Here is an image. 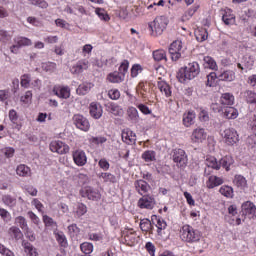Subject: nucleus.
Wrapping results in <instances>:
<instances>
[{"label":"nucleus","instance_id":"53","mask_svg":"<svg viewBox=\"0 0 256 256\" xmlns=\"http://www.w3.org/2000/svg\"><path fill=\"white\" fill-rule=\"evenodd\" d=\"M87 213V206L83 203L77 204L76 215L77 217H83Z\"/></svg>","mask_w":256,"mask_h":256},{"label":"nucleus","instance_id":"26","mask_svg":"<svg viewBox=\"0 0 256 256\" xmlns=\"http://www.w3.org/2000/svg\"><path fill=\"white\" fill-rule=\"evenodd\" d=\"M234 185L238 187V189H241L242 191H245L247 189V179L241 175H236L233 180Z\"/></svg>","mask_w":256,"mask_h":256},{"label":"nucleus","instance_id":"2","mask_svg":"<svg viewBox=\"0 0 256 256\" xmlns=\"http://www.w3.org/2000/svg\"><path fill=\"white\" fill-rule=\"evenodd\" d=\"M167 25H169V19L165 16H158L154 21L148 23V28L152 37H159V35H163V31L167 29Z\"/></svg>","mask_w":256,"mask_h":256},{"label":"nucleus","instance_id":"60","mask_svg":"<svg viewBox=\"0 0 256 256\" xmlns=\"http://www.w3.org/2000/svg\"><path fill=\"white\" fill-rule=\"evenodd\" d=\"M141 71H143V68L141 67V65L134 64L131 68V76L137 77V75H139V73H141Z\"/></svg>","mask_w":256,"mask_h":256},{"label":"nucleus","instance_id":"41","mask_svg":"<svg viewBox=\"0 0 256 256\" xmlns=\"http://www.w3.org/2000/svg\"><path fill=\"white\" fill-rule=\"evenodd\" d=\"M222 21L225 25H233L235 23V15L231 14V10H228L223 16Z\"/></svg>","mask_w":256,"mask_h":256},{"label":"nucleus","instance_id":"6","mask_svg":"<svg viewBox=\"0 0 256 256\" xmlns=\"http://www.w3.org/2000/svg\"><path fill=\"white\" fill-rule=\"evenodd\" d=\"M222 137L226 145L233 146L239 143V133H237V130L234 128L225 129L222 133Z\"/></svg>","mask_w":256,"mask_h":256},{"label":"nucleus","instance_id":"43","mask_svg":"<svg viewBox=\"0 0 256 256\" xmlns=\"http://www.w3.org/2000/svg\"><path fill=\"white\" fill-rule=\"evenodd\" d=\"M154 61H167V53L165 50H156L153 52Z\"/></svg>","mask_w":256,"mask_h":256},{"label":"nucleus","instance_id":"31","mask_svg":"<svg viewBox=\"0 0 256 256\" xmlns=\"http://www.w3.org/2000/svg\"><path fill=\"white\" fill-rule=\"evenodd\" d=\"M224 117L226 119H237L239 117V111L235 107L228 106L224 108Z\"/></svg>","mask_w":256,"mask_h":256},{"label":"nucleus","instance_id":"57","mask_svg":"<svg viewBox=\"0 0 256 256\" xmlns=\"http://www.w3.org/2000/svg\"><path fill=\"white\" fill-rule=\"evenodd\" d=\"M127 71H129V61L124 60L121 63L118 72H120L123 75V77H125V73H127Z\"/></svg>","mask_w":256,"mask_h":256},{"label":"nucleus","instance_id":"40","mask_svg":"<svg viewBox=\"0 0 256 256\" xmlns=\"http://www.w3.org/2000/svg\"><path fill=\"white\" fill-rule=\"evenodd\" d=\"M24 251L28 256H39V252H37V248L31 245V243L24 244Z\"/></svg>","mask_w":256,"mask_h":256},{"label":"nucleus","instance_id":"62","mask_svg":"<svg viewBox=\"0 0 256 256\" xmlns=\"http://www.w3.org/2000/svg\"><path fill=\"white\" fill-rule=\"evenodd\" d=\"M9 119L11 121V123H13L14 125H17V121L19 119V116H17V111H15L14 109L9 111Z\"/></svg>","mask_w":256,"mask_h":256},{"label":"nucleus","instance_id":"22","mask_svg":"<svg viewBox=\"0 0 256 256\" xmlns=\"http://www.w3.org/2000/svg\"><path fill=\"white\" fill-rule=\"evenodd\" d=\"M219 185H223V178L215 175L209 176L208 181H206V187L208 189H215V187H219Z\"/></svg>","mask_w":256,"mask_h":256},{"label":"nucleus","instance_id":"25","mask_svg":"<svg viewBox=\"0 0 256 256\" xmlns=\"http://www.w3.org/2000/svg\"><path fill=\"white\" fill-rule=\"evenodd\" d=\"M94 85L91 82H85L80 84L76 89L77 95H87L91 89H93Z\"/></svg>","mask_w":256,"mask_h":256},{"label":"nucleus","instance_id":"19","mask_svg":"<svg viewBox=\"0 0 256 256\" xmlns=\"http://www.w3.org/2000/svg\"><path fill=\"white\" fill-rule=\"evenodd\" d=\"M134 185L139 195H145V193H149L151 190V186L145 180H137Z\"/></svg>","mask_w":256,"mask_h":256},{"label":"nucleus","instance_id":"20","mask_svg":"<svg viewBox=\"0 0 256 256\" xmlns=\"http://www.w3.org/2000/svg\"><path fill=\"white\" fill-rule=\"evenodd\" d=\"M234 103H235V96H233V94L231 93L222 94L220 98V105H222L224 109L227 107H231V105H234Z\"/></svg>","mask_w":256,"mask_h":256},{"label":"nucleus","instance_id":"55","mask_svg":"<svg viewBox=\"0 0 256 256\" xmlns=\"http://www.w3.org/2000/svg\"><path fill=\"white\" fill-rule=\"evenodd\" d=\"M0 255L15 256V253H13V251H11L9 248L5 247V245L0 243Z\"/></svg>","mask_w":256,"mask_h":256},{"label":"nucleus","instance_id":"28","mask_svg":"<svg viewBox=\"0 0 256 256\" xmlns=\"http://www.w3.org/2000/svg\"><path fill=\"white\" fill-rule=\"evenodd\" d=\"M127 115L129 118V121L132 123H139V111H137V108L131 106L127 109Z\"/></svg>","mask_w":256,"mask_h":256},{"label":"nucleus","instance_id":"30","mask_svg":"<svg viewBox=\"0 0 256 256\" xmlns=\"http://www.w3.org/2000/svg\"><path fill=\"white\" fill-rule=\"evenodd\" d=\"M220 81H235V72L233 70H226L218 75Z\"/></svg>","mask_w":256,"mask_h":256},{"label":"nucleus","instance_id":"7","mask_svg":"<svg viewBox=\"0 0 256 256\" xmlns=\"http://www.w3.org/2000/svg\"><path fill=\"white\" fill-rule=\"evenodd\" d=\"M169 53L172 61H179L181 55H183V42L181 40H175L169 47Z\"/></svg>","mask_w":256,"mask_h":256},{"label":"nucleus","instance_id":"35","mask_svg":"<svg viewBox=\"0 0 256 256\" xmlns=\"http://www.w3.org/2000/svg\"><path fill=\"white\" fill-rule=\"evenodd\" d=\"M55 239L61 247H67V237L62 231H54Z\"/></svg>","mask_w":256,"mask_h":256},{"label":"nucleus","instance_id":"39","mask_svg":"<svg viewBox=\"0 0 256 256\" xmlns=\"http://www.w3.org/2000/svg\"><path fill=\"white\" fill-rule=\"evenodd\" d=\"M98 177L100 179H103L104 183H115V181H117V178L115 177V175L107 172L100 173Z\"/></svg>","mask_w":256,"mask_h":256},{"label":"nucleus","instance_id":"14","mask_svg":"<svg viewBox=\"0 0 256 256\" xmlns=\"http://www.w3.org/2000/svg\"><path fill=\"white\" fill-rule=\"evenodd\" d=\"M207 139V132L203 128H196L191 135V141L193 143H203Z\"/></svg>","mask_w":256,"mask_h":256},{"label":"nucleus","instance_id":"15","mask_svg":"<svg viewBox=\"0 0 256 256\" xmlns=\"http://www.w3.org/2000/svg\"><path fill=\"white\" fill-rule=\"evenodd\" d=\"M73 161L78 167H83L87 164V155L83 150H76L72 154Z\"/></svg>","mask_w":256,"mask_h":256},{"label":"nucleus","instance_id":"61","mask_svg":"<svg viewBox=\"0 0 256 256\" xmlns=\"http://www.w3.org/2000/svg\"><path fill=\"white\" fill-rule=\"evenodd\" d=\"M199 119L203 122L209 121V112L203 108H200Z\"/></svg>","mask_w":256,"mask_h":256},{"label":"nucleus","instance_id":"58","mask_svg":"<svg viewBox=\"0 0 256 256\" xmlns=\"http://www.w3.org/2000/svg\"><path fill=\"white\" fill-rule=\"evenodd\" d=\"M108 96L113 101H117V99H119V97H121V92H119L117 89H111L108 91Z\"/></svg>","mask_w":256,"mask_h":256},{"label":"nucleus","instance_id":"45","mask_svg":"<svg viewBox=\"0 0 256 256\" xmlns=\"http://www.w3.org/2000/svg\"><path fill=\"white\" fill-rule=\"evenodd\" d=\"M80 249L85 255H91V253H93V244L90 242H83L80 245Z\"/></svg>","mask_w":256,"mask_h":256},{"label":"nucleus","instance_id":"23","mask_svg":"<svg viewBox=\"0 0 256 256\" xmlns=\"http://www.w3.org/2000/svg\"><path fill=\"white\" fill-rule=\"evenodd\" d=\"M18 177H31V168L25 164H20L16 167Z\"/></svg>","mask_w":256,"mask_h":256},{"label":"nucleus","instance_id":"10","mask_svg":"<svg viewBox=\"0 0 256 256\" xmlns=\"http://www.w3.org/2000/svg\"><path fill=\"white\" fill-rule=\"evenodd\" d=\"M50 151H52V153H58V155H65L69 153V145L59 140L52 141L50 143Z\"/></svg>","mask_w":256,"mask_h":256},{"label":"nucleus","instance_id":"24","mask_svg":"<svg viewBox=\"0 0 256 256\" xmlns=\"http://www.w3.org/2000/svg\"><path fill=\"white\" fill-rule=\"evenodd\" d=\"M107 80L110 83H123V81H125V76H123L122 73L115 71L108 74Z\"/></svg>","mask_w":256,"mask_h":256},{"label":"nucleus","instance_id":"64","mask_svg":"<svg viewBox=\"0 0 256 256\" xmlns=\"http://www.w3.org/2000/svg\"><path fill=\"white\" fill-rule=\"evenodd\" d=\"M27 239H29V241H35V233H33V230H31L29 227L27 229L23 230Z\"/></svg>","mask_w":256,"mask_h":256},{"label":"nucleus","instance_id":"46","mask_svg":"<svg viewBox=\"0 0 256 256\" xmlns=\"http://www.w3.org/2000/svg\"><path fill=\"white\" fill-rule=\"evenodd\" d=\"M142 159L147 163H151V161H155V151L147 150L142 154Z\"/></svg>","mask_w":256,"mask_h":256},{"label":"nucleus","instance_id":"32","mask_svg":"<svg viewBox=\"0 0 256 256\" xmlns=\"http://www.w3.org/2000/svg\"><path fill=\"white\" fill-rule=\"evenodd\" d=\"M152 221H156V227H157V233L158 235H161V232L165 229H167V222L163 218L157 217V215L152 216Z\"/></svg>","mask_w":256,"mask_h":256},{"label":"nucleus","instance_id":"63","mask_svg":"<svg viewBox=\"0 0 256 256\" xmlns=\"http://www.w3.org/2000/svg\"><path fill=\"white\" fill-rule=\"evenodd\" d=\"M217 77V73L215 72H211L208 76H207V83L206 85L208 87H213V83H215V78Z\"/></svg>","mask_w":256,"mask_h":256},{"label":"nucleus","instance_id":"34","mask_svg":"<svg viewBox=\"0 0 256 256\" xmlns=\"http://www.w3.org/2000/svg\"><path fill=\"white\" fill-rule=\"evenodd\" d=\"M195 37L197 41H199L200 43H203V41H207V37H209V33L205 28L198 29L195 31Z\"/></svg>","mask_w":256,"mask_h":256},{"label":"nucleus","instance_id":"3","mask_svg":"<svg viewBox=\"0 0 256 256\" xmlns=\"http://www.w3.org/2000/svg\"><path fill=\"white\" fill-rule=\"evenodd\" d=\"M206 165L210 167L211 169H215L216 171H219L221 167H223L226 171H229V167L233 165V157L231 156H224L222 159L217 161V158L211 156L206 159Z\"/></svg>","mask_w":256,"mask_h":256},{"label":"nucleus","instance_id":"29","mask_svg":"<svg viewBox=\"0 0 256 256\" xmlns=\"http://www.w3.org/2000/svg\"><path fill=\"white\" fill-rule=\"evenodd\" d=\"M2 202L10 209H13L17 205V198L11 196V194H5L2 196Z\"/></svg>","mask_w":256,"mask_h":256},{"label":"nucleus","instance_id":"50","mask_svg":"<svg viewBox=\"0 0 256 256\" xmlns=\"http://www.w3.org/2000/svg\"><path fill=\"white\" fill-rule=\"evenodd\" d=\"M151 227H152V225H151V220H149V219H147V218H144V219H142V220L140 221V229H141L142 231H145V232L151 231Z\"/></svg>","mask_w":256,"mask_h":256},{"label":"nucleus","instance_id":"8","mask_svg":"<svg viewBox=\"0 0 256 256\" xmlns=\"http://www.w3.org/2000/svg\"><path fill=\"white\" fill-rule=\"evenodd\" d=\"M80 195L81 197H87V199H89L90 201H99V199H101V193L99 192V190L91 186L82 188L80 190Z\"/></svg>","mask_w":256,"mask_h":256},{"label":"nucleus","instance_id":"47","mask_svg":"<svg viewBox=\"0 0 256 256\" xmlns=\"http://www.w3.org/2000/svg\"><path fill=\"white\" fill-rule=\"evenodd\" d=\"M42 69L47 73H53L57 69V64L55 62H47L42 64Z\"/></svg>","mask_w":256,"mask_h":256},{"label":"nucleus","instance_id":"12","mask_svg":"<svg viewBox=\"0 0 256 256\" xmlns=\"http://www.w3.org/2000/svg\"><path fill=\"white\" fill-rule=\"evenodd\" d=\"M138 207L140 209H153L155 207V198L149 195H143L142 198L138 200Z\"/></svg>","mask_w":256,"mask_h":256},{"label":"nucleus","instance_id":"54","mask_svg":"<svg viewBox=\"0 0 256 256\" xmlns=\"http://www.w3.org/2000/svg\"><path fill=\"white\" fill-rule=\"evenodd\" d=\"M43 222L46 227H57V222H55V220L48 215H43Z\"/></svg>","mask_w":256,"mask_h":256},{"label":"nucleus","instance_id":"52","mask_svg":"<svg viewBox=\"0 0 256 256\" xmlns=\"http://www.w3.org/2000/svg\"><path fill=\"white\" fill-rule=\"evenodd\" d=\"M219 191L224 197H233V188L230 186H222Z\"/></svg>","mask_w":256,"mask_h":256},{"label":"nucleus","instance_id":"36","mask_svg":"<svg viewBox=\"0 0 256 256\" xmlns=\"http://www.w3.org/2000/svg\"><path fill=\"white\" fill-rule=\"evenodd\" d=\"M204 67L206 69H212V71H216L217 69V62L211 56L204 57Z\"/></svg>","mask_w":256,"mask_h":256},{"label":"nucleus","instance_id":"38","mask_svg":"<svg viewBox=\"0 0 256 256\" xmlns=\"http://www.w3.org/2000/svg\"><path fill=\"white\" fill-rule=\"evenodd\" d=\"M95 13L96 15L99 17V19L101 21H110L111 20V17H109V14L107 13V11L103 8H96L95 9Z\"/></svg>","mask_w":256,"mask_h":256},{"label":"nucleus","instance_id":"33","mask_svg":"<svg viewBox=\"0 0 256 256\" xmlns=\"http://www.w3.org/2000/svg\"><path fill=\"white\" fill-rule=\"evenodd\" d=\"M8 234L10 237H14L16 241H19L23 237V232H21V229L17 226H12L8 230Z\"/></svg>","mask_w":256,"mask_h":256},{"label":"nucleus","instance_id":"51","mask_svg":"<svg viewBox=\"0 0 256 256\" xmlns=\"http://www.w3.org/2000/svg\"><path fill=\"white\" fill-rule=\"evenodd\" d=\"M197 9H199V6H195L193 8H190L188 11L185 12V14L182 17L183 21H189L193 15L197 12Z\"/></svg>","mask_w":256,"mask_h":256},{"label":"nucleus","instance_id":"44","mask_svg":"<svg viewBox=\"0 0 256 256\" xmlns=\"http://www.w3.org/2000/svg\"><path fill=\"white\" fill-rule=\"evenodd\" d=\"M20 85L21 87H24V89H29L31 87V75L30 74H24L20 78Z\"/></svg>","mask_w":256,"mask_h":256},{"label":"nucleus","instance_id":"42","mask_svg":"<svg viewBox=\"0 0 256 256\" xmlns=\"http://www.w3.org/2000/svg\"><path fill=\"white\" fill-rule=\"evenodd\" d=\"M14 223L18 227H20V229H22V231H24L25 229H27L29 227V225L27 224V219H25V217H23V216L16 217L14 220Z\"/></svg>","mask_w":256,"mask_h":256},{"label":"nucleus","instance_id":"48","mask_svg":"<svg viewBox=\"0 0 256 256\" xmlns=\"http://www.w3.org/2000/svg\"><path fill=\"white\" fill-rule=\"evenodd\" d=\"M244 97L247 103H256V93L251 90H246L244 92Z\"/></svg>","mask_w":256,"mask_h":256},{"label":"nucleus","instance_id":"13","mask_svg":"<svg viewBox=\"0 0 256 256\" xmlns=\"http://www.w3.org/2000/svg\"><path fill=\"white\" fill-rule=\"evenodd\" d=\"M242 213L246 215L249 219H254L256 217V207L251 201H246L242 204Z\"/></svg>","mask_w":256,"mask_h":256},{"label":"nucleus","instance_id":"49","mask_svg":"<svg viewBox=\"0 0 256 256\" xmlns=\"http://www.w3.org/2000/svg\"><path fill=\"white\" fill-rule=\"evenodd\" d=\"M30 5H35L36 7H40V9H47L49 4L45 0H28Z\"/></svg>","mask_w":256,"mask_h":256},{"label":"nucleus","instance_id":"11","mask_svg":"<svg viewBox=\"0 0 256 256\" xmlns=\"http://www.w3.org/2000/svg\"><path fill=\"white\" fill-rule=\"evenodd\" d=\"M173 161L178 167L187 165V154L183 149H175L173 153Z\"/></svg>","mask_w":256,"mask_h":256},{"label":"nucleus","instance_id":"18","mask_svg":"<svg viewBox=\"0 0 256 256\" xmlns=\"http://www.w3.org/2000/svg\"><path fill=\"white\" fill-rule=\"evenodd\" d=\"M89 69V61L87 60H80L71 68V73L73 75H79L83 73V71H87Z\"/></svg>","mask_w":256,"mask_h":256},{"label":"nucleus","instance_id":"17","mask_svg":"<svg viewBox=\"0 0 256 256\" xmlns=\"http://www.w3.org/2000/svg\"><path fill=\"white\" fill-rule=\"evenodd\" d=\"M89 112L93 119H101L103 117V106L97 102H92L89 105Z\"/></svg>","mask_w":256,"mask_h":256},{"label":"nucleus","instance_id":"9","mask_svg":"<svg viewBox=\"0 0 256 256\" xmlns=\"http://www.w3.org/2000/svg\"><path fill=\"white\" fill-rule=\"evenodd\" d=\"M73 121L77 129H80L81 131H89V129H91L89 120L81 114H75L73 116Z\"/></svg>","mask_w":256,"mask_h":256},{"label":"nucleus","instance_id":"1","mask_svg":"<svg viewBox=\"0 0 256 256\" xmlns=\"http://www.w3.org/2000/svg\"><path fill=\"white\" fill-rule=\"evenodd\" d=\"M199 73H201L199 63L190 62L186 67L179 70L177 73V79L180 83H185V81H191L192 79H195Z\"/></svg>","mask_w":256,"mask_h":256},{"label":"nucleus","instance_id":"56","mask_svg":"<svg viewBox=\"0 0 256 256\" xmlns=\"http://www.w3.org/2000/svg\"><path fill=\"white\" fill-rule=\"evenodd\" d=\"M0 217H2L3 221H6V223L11 221V214L4 208H0Z\"/></svg>","mask_w":256,"mask_h":256},{"label":"nucleus","instance_id":"37","mask_svg":"<svg viewBox=\"0 0 256 256\" xmlns=\"http://www.w3.org/2000/svg\"><path fill=\"white\" fill-rule=\"evenodd\" d=\"M158 89L165 95V97H171V86H169L167 82H158Z\"/></svg>","mask_w":256,"mask_h":256},{"label":"nucleus","instance_id":"5","mask_svg":"<svg viewBox=\"0 0 256 256\" xmlns=\"http://www.w3.org/2000/svg\"><path fill=\"white\" fill-rule=\"evenodd\" d=\"M30 45H33L31 39L23 36H16L13 39V45H11L9 49L13 55H19V51L22 47H30Z\"/></svg>","mask_w":256,"mask_h":256},{"label":"nucleus","instance_id":"16","mask_svg":"<svg viewBox=\"0 0 256 256\" xmlns=\"http://www.w3.org/2000/svg\"><path fill=\"white\" fill-rule=\"evenodd\" d=\"M52 91L60 99H69L71 97V89L68 86H54Z\"/></svg>","mask_w":256,"mask_h":256},{"label":"nucleus","instance_id":"4","mask_svg":"<svg viewBox=\"0 0 256 256\" xmlns=\"http://www.w3.org/2000/svg\"><path fill=\"white\" fill-rule=\"evenodd\" d=\"M180 237L182 241H186V243H197V241L201 240V232L189 225H185L182 227Z\"/></svg>","mask_w":256,"mask_h":256},{"label":"nucleus","instance_id":"21","mask_svg":"<svg viewBox=\"0 0 256 256\" xmlns=\"http://www.w3.org/2000/svg\"><path fill=\"white\" fill-rule=\"evenodd\" d=\"M122 141L131 145V143H135V141H137V135L133 131L125 129L122 131Z\"/></svg>","mask_w":256,"mask_h":256},{"label":"nucleus","instance_id":"59","mask_svg":"<svg viewBox=\"0 0 256 256\" xmlns=\"http://www.w3.org/2000/svg\"><path fill=\"white\" fill-rule=\"evenodd\" d=\"M68 233L71 235V237H75V235H79V227H77V224H71L68 226Z\"/></svg>","mask_w":256,"mask_h":256},{"label":"nucleus","instance_id":"27","mask_svg":"<svg viewBox=\"0 0 256 256\" xmlns=\"http://www.w3.org/2000/svg\"><path fill=\"white\" fill-rule=\"evenodd\" d=\"M195 112L188 111L187 113H184L183 115V124L185 127H191L193 123H195Z\"/></svg>","mask_w":256,"mask_h":256}]
</instances>
